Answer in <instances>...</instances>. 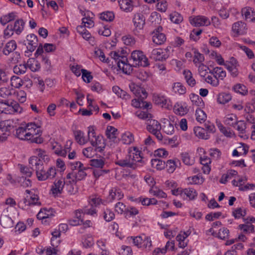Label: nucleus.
Segmentation results:
<instances>
[{"instance_id":"nucleus-29","label":"nucleus","mask_w":255,"mask_h":255,"mask_svg":"<svg viewBox=\"0 0 255 255\" xmlns=\"http://www.w3.org/2000/svg\"><path fill=\"white\" fill-rule=\"evenodd\" d=\"M100 216L106 222H110L114 220L115 217L114 212L107 207L103 208Z\"/></svg>"},{"instance_id":"nucleus-18","label":"nucleus","mask_w":255,"mask_h":255,"mask_svg":"<svg viewBox=\"0 0 255 255\" xmlns=\"http://www.w3.org/2000/svg\"><path fill=\"white\" fill-rule=\"evenodd\" d=\"M132 22L135 27V32L143 29L145 24V17L140 13L134 14Z\"/></svg>"},{"instance_id":"nucleus-19","label":"nucleus","mask_w":255,"mask_h":255,"mask_svg":"<svg viewBox=\"0 0 255 255\" xmlns=\"http://www.w3.org/2000/svg\"><path fill=\"white\" fill-rule=\"evenodd\" d=\"M232 31L237 35H243L247 33L246 24L242 21H238L233 24Z\"/></svg>"},{"instance_id":"nucleus-51","label":"nucleus","mask_w":255,"mask_h":255,"mask_svg":"<svg viewBox=\"0 0 255 255\" xmlns=\"http://www.w3.org/2000/svg\"><path fill=\"white\" fill-rule=\"evenodd\" d=\"M106 134L108 138L114 139L117 137L118 130L113 126H109L107 128Z\"/></svg>"},{"instance_id":"nucleus-25","label":"nucleus","mask_w":255,"mask_h":255,"mask_svg":"<svg viewBox=\"0 0 255 255\" xmlns=\"http://www.w3.org/2000/svg\"><path fill=\"white\" fill-rule=\"evenodd\" d=\"M120 8L126 12H129L132 10L133 5L131 0H118Z\"/></svg>"},{"instance_id":"nucleus-9","label":"nucleus","mask_w":255,"mask_h":255,"mask_svg":"<svg viewBox=\"0 0 255 255\" xmlns=\"http://www.w3.org/2000/svg\"><path fill=\"white\" fill-rule=\"evenodd\" d=\"M26 195L23 200L25 206L40 205V202L37 194L33 190H26Z\"/></svg>"},{"instance_id":"nucleus-14","label":"nucleus","mask_w":255,"mask_h":255,"mask_svg":"<svg viewBox=\"0 0 255 255\" xmlns=\"http://www.w3.org/2000/svg\"><path fill=\"white\" fill-rule=\"evenodd\" d=\"M162 29L161 27H158L152 33V41L157 45L163 44L166 40L165 35L161 32Z\"/></svg>"},{"instance_id":"nucleus-41","label":"nucleus","mask_w":255,"mask_h":255,"mask_svg":"<svg viewBox=\"0 0 255 255\" xmlns=\"http://www.w3.org/2000/svg\"><path fill=\"white\" fill-rule=\"evenodd\" d=\"M181 158L182 162L186 165L191 166L194 163V160L192 158L188 152H182L181 153Z\"/></svg>"},{"instance_id":"nucleus-53","label":"nucleus","mask_w":255,"mask_h":255,"mask_svg":"<svg viewBox=\"0 0 255 255\" xmlns=\"http://www.w3.org/2000/svg\"><path fill=\"white\" fill-rule=\"evenodd\" d=\"M149 193L158 198H165L167 197L166 194L156 187H152L149 190Z\"/></svg>"},{"instance_id":"nucleus-40","label":"nucleus","mask_w":255,"mask_h":255,"mask_svg":"<svg viewBox=\"0 0 255 255\" xmlns=\"http://www.w3.org/2000/svg\"><path fill=\"white\" fill-rule=\"evenodd\" d=\"M173 111L176 114L183 116L187 113L188 109L186 106L176 103L174 106Z\"/></svg>"},{"instance_id":"nucleus-47","label":"nucleus","mask_w":255,"mask_h":255,"mask_svg":"<svg viewBox=\"0 0 255 255\" xmlns=\"http://www.w3.org/2000/svg\"><path fill=\"white\" fill-rule=\"evenodd\" d=\"M187 180L189 183L190 184H202L204 181V179L200 174L189 177Z\"/></svg>"},{"instance_id":"nucleus-57","label":"nucleus","mask_w":255,"mask_h":255,"mask_svg":"<svg viewBox=\"0 0 255 255\" xmlns=\"http://www.w3.org/2000/svg\"><path fill=\"white\" fill-rule=\"evenodd\" d=\"M9 80V74L5 69L0 68V85L6 83Z\"/></svg>"},{"instance_id":"nucleus-54","label":"nucleus","mask_w":255,"mask_h":255,"mask_svg":"<svg viewBox=\"0 0 255 255\" xmlns=\"http://www.w3.org/2000/svg\"><path fill=\"white\" fill-rule=\"evenodd\" d=\"M105 164V160L104 158L93 159L90 161V165L95 168H103Z\"/></svg>"},{"instance_id":"nucleus-28","label":"nucleus","mask_w":255,"mask_h":255,"mask_svg":"<svg viewBox=\"0 0 255 255\" xmlns=\"http://www.w3.org/2000/svg\"><path fill=\"white\" fill-rule=\"evenodd\" d=\"M89 203L91 206L96 208L101 205H106V202L97 195H92L89 198Z\"/></svg>"},{"instance_id":"nucleus-49","label":"nucleus","mask_w":255,"mask_h":255,"mask_svg":"<svg viewBox=\"0 0 255 255\" xmlns=\"http://www.w3.org/2000/svg\"><path fill=\"white\" fill-rule=\"evenodd\" d=\"M232 99V96L230 94L222 93L219 94L217 102L221 104H225Z\"/></svg>"},{"instance_id":"nucleus-56","label":"nucleus","mask_w":255,"mask_h":255,"mask_svg":"<svg viewBox=\"0 0 255 255\" xmlns=\"http://www.w3.org/2000/svg\"><path fill=\"white\" fill-rule=\"evenodd\" d=\"M153 100L156 104L161 106L162 107L165 106L167 102V98L164 96L160 95H154Z\"/></svg>"},{"instance_id":"nucleus-55","label":"nucleus","mask_w":255,"mask_h":255,"mask_svg":"<svg viewBox=\"0 0 255 255\" xmlns=\"http://www.w3.org/2000/svg\"><path fill=\"white\" fill-rule=\"evenodd\" d=\"M239 228L245 234H250L254 232V226L250 223L245 224H240Z\"/></svg>"},{"instance_id":"nucleus-52","label":"nucleus","mask_w":255,"mask_h":255,"mask_svg":"<svg viewBox=\"0 0 255 255\" xmlns=\"http://www.w3.org/2000/svg\"><path fill=\"white\" fill-rule=\"evenodd\" d=\"M77 32L83 37L85 40H89L91 37V34L86 29V27L82 25H79L77 27Z\"/></svg>"},{"instance_id":"nucleus-39","label":"nucleus","mask_w":255,"mask_h":255,"mask_svg":"<svg viewBox=\"0 0 255 255\" xmlns=\"http://www.w3.org/2000/svg\"><path fill=\"white\" fill-rule=\"evenodd\" d=\"M238 175V172L235 170L231 169L228 170L226 174L222 175L220 182L223 184H225L228 180L235 177Z\"/></svg>"},{"instance_id":"nucleus-4","label":"nucleus","mask_w":255,"mask_h":255,"mask_svg":"<svg viewBox=\"0 0 255 255\" xmlns=\"http://www.w3.org/2000/svg\"><path fill=\"white\" fill-rule=\"evenodd\" d=\"M146 125L148 131L155 135L158 140L161 141L163 139V136L160 132L161 126L157 121L152 118L147 119Z\"/></svg>"},{"instance_id":"nucleus-37","label":"nucleus","mask_w":255,"mask_h":255,"mask_svg":"<svg viewBox=\"0 0 255 255\" xmlns=\"http://www.w3.org/2000/svg\"><path fill=\"white\" fill-rule=\"evenodd\" d=\"M112 90L113 92L121 98L126 100H129L130 99V95L128 94L127 92L121 89L118 86H114Z\"/></svg>"},{"instance_id":"nucleus-16","label":"nucleus","mask_w":255,"mask_h":255,"mask_svg":"<svg viewBox=\"0 0 255 255\" xmlns=\"http://www.w3.org/2000/svg\"><path fill=\"white\" fill-rule=\"evenodd\" d=\"M80 11L84 16L82 18V23L85 27L92 28L94 26V14L89 10Z\"/></svg>"},{"instance_id":"nucleus-61","label":"nucleus","mask_w":255,"mask_h":255,"mask_svg":"<svg viewBox=\"0 0 255 255\" xmlns=\"http://www.w3.org/2000/svg\"><path fill=\"white\" fill-rule=\"evenodd\" d=\"M234 91L237 93L245 95L248 93V89L246 86L241 84H237L233 87Z\"/></svg>"},{"instance_id":"nucleus-6","label":"nucleus","mask_w":255,"mask_h":255,"mask_svg":"<svg viewBox=\"0 0 255 255\" xmlns=\"http://www.w3.org/2000/svg\"><path fill=\"white\" fill-rule=\"evenodd\" d=\"M169 51L168 48L165 49L155 48L152 50L149 54V58L155 61H164L169 56Z\"/></svg>"},{"instance_id":"nucleus-59","label":"nucleus","mask_w":255,"mask_h":255,"mask_svg":"<svg viewBox=\"0 0 255 255\" xmlns=\"http://www.w3.org/2000/svg\"><path fill=\"white\" fill-rule=\"evenodd\" d=\"M0 113L11 114V107L8 102H0Z\"/></svg>"},{"instance_id":"nucleus-23","label":"nucleus","mask_w":255,"mask_h":255,"mask_svg":"<svg viewBox=\"0 0 255 255\" xmlns=\"http://www.w3.org/2000/svg\"><path fill=\"white\" fill-rule=\"evenodd\" d=\"M55 213V211L51 208L43 209L37 214V217L38 219L43 220L54 216Z\"/></svg>"},{"instance_id":"nucleus-31","label":"nucleus","mask_w":255,"mask_h":255,"mask_svg":"<svg viewBox=\"0 0 255 255\" xmlns=\"http://www.w3.org/2000/svg\"><path fill=\"white\" fill-rule=\"evenodd\" d=\"M26 65L32 72H37L40 69V64L36 59L32 58H29L26 62Z\"/></svg>"},{"instance_id":"nucleus-64","label":"nucleus","mask_w":255,"mask_h":255,"mask_svg":"<svg viewBox=\"0 0 255 255\" xmlns=\"http://www.w3.org/2000/svg\"><path fill=\"white\" fill-rule=\"evenodd\" d=\"M169 18L172 22L176 24H179L183 20L181 15L177 12H172L169 15Z\"/></svg>"},{"instance_id":"nucleus-22","label":"nucleus","mask_w":255,"mask_h":255,"mask_svg":"<svg viewBox=\"0 0 255 255\" xmlns=\"http://www.w3.org/2000/svg\"><path fill=\"white\" fill-rule=\"evenodd\" d=\"M161 122L162 124V129L164 132L167 134H172L174 132L173 124L167 119L164 118L161 120Z\"/></svg>"},{"instance_id":"nucleus-26","label":"nucleus","mask_w":255,"mask_h":255,"mask_svg":"<svg viewBox=\"0 0 255 255\" xmlns=\"http://www.w3.org/2000/svg\"><path fill=\"white\" fill-rule=\"evenodd\" d=\"M209 73L214 75L219 81L223 80L226 76V72L222 67H215L210 70Z\"/></svg>"},{"instance_id":"nucleus-33","label":"nucleus","mask_w":255,"mask_h":255,"mask_svg":"<svg viewBox=\"0 0 255 255\" xmlns=\"http://www.w3.org/2000/svg\"><path fill=\"white\" fill-rule=\"evenodd\" d=\"M124 197V194L119 188H112L109 193V198L111 201L113 200H119L122 199Z\"/></svg>"},{"instance_id":"nucleus-62","label":"nucleus","mask_w":255,"mask_h":255,"mask_svg":"<svg viewBox=\"0 0 255 255\" xmlns=\"http://www.w3.org/2000/svg\"><path fill=\"white\" fill-rule=\"evenodd\" d=\"M195 116L197 121L200 123L205 122L207 118L206 113L201 109H197L196 110Z\"/></svg>"},{"instance_id":"nucleus-32","label":"nucleus","mask_w":255,"mask_h":255,"mask_svg":"<svg viewBox=\"0 0 255 255\" xmlns=\"http://www.w3.org/2000/svg\"><path fill=\"white\" fill-rule=\"evenodd\" d=\"M25 22L22 19H18L12 24V28L17 35H19L24 30Z\"/></svg>"},{"instance_id":"nucleus-11","label":"nucleus","mask_w":255,"mask_h":255,"mask_svg":"<svg viewBox=\"0 0 255 255\" xmlns=\"http://www.w3.org/2000/svg\"><path fill=\"white\" fill-rule=\"evenodd\" d=\"M65 184L66 182L63 178L56 179L51 185L50 191V193L54 196H57L62 194Z\"/></svg>"},{"instance_id":"nucleus-35","label":"nucleus","mask_w":255,"mask_h":255,"mask_svg":"<svg viewBox=\"0 0 255 255\" xmlns=\"http://www.w3.org/2000/svg\"><path fill=\"white\" fill-rule=\"evenodd\" d=\"M194 132L195 135L200 138L208 139L210 137V135L204 128L199 127H195L194 129Z\"/></svg>"},{"instance_id":"nucleus-10","label":"nucleus","mask_w":255,"mask_h":255,"mask_svg":"<svg viewBox=\"0 0 255 255\" xmlns=\"http://www.w3.org/2000/svg\"><path fill=\"white\" fill-rule=\"evenodd\" d=\"M189 20L190 23L194 26H207L211 24L209 18L204 15L190 16Z\"/></svg>"},{"instance_id":"nucleus-15","label":"nucleus","mask_w":255,"mask_h":255,"mask_svg":"<svg viewBox=\"0 0 255 255\" xmlns=\"http://www.w3.org/2000/svg\"><path fill=\"white\" fill-rule=\"evenodd\" d=\"M90 143L97 152H103L106 147L105 139L101 135H98L94 139L90 140Z\"/></svg>"},{"instance_id":"nucleus-24","label":"nucleus","mask_w":255,"mask_h":255,"mask_svg":"<svg viewBox=\"0 0 255 255\" xmlns=\"http://www.w3.org/2000/svg\"><path fill=\"white\" fill-rule=\"evenodd\" d=\"M74 138L76 142L80 145H84L88 142V139L85 136L83 131L80 130H76L73 131Z\"/></svg>"},{"instance_id":"nucleus-21","label":"nucleus","mask_w":255,"mask_h":255,"mask_svg":"<svg viewBox=\"0 0 255 255\" xmlns=\"http://www.w3.org/2000/svg\"><path fill=\"white\" fill-rule=\"evenodd\" d=\"M182 74L187 84L191 87H194L196 84V81L193 77V74L189 69H184L182 72Z\"/></svg>"},{"instance_id":"nucleus-42","label":"nucleus","mask_w":255,"mask_h":255,"mask_svg":"<svg viewBox=\"0 0 255 255\" xmlns=\"http://www.w3.org/2000/svg\"><path fill=\"white\" fill-rule=\"evenodd\" d=\"M189 234L188 232H183L181 233L178 235L177 236L176 239V240L179 242V247L181 248H184L187 246V244L186 242H185V240L189 236Z\"/></svg>"},{"instance_id":"nucleus-2","label":"nucleus","mask_w":255,"mask_h":255,"mask_svg":"<svg viewBox=\"0 0 255 255\" xmlns=\"http://www.w3.org/2000/svg\"><path fill=\"white\" fill-rule=\"evenodd\" d=\"M128 154L124 159L118 160L116 164L122 166L135 169L142 165L143 163L141 151L136 147H131L128 149Z\"/></svg>"},{"instance_id":"nucleus-36","label":"nucleus","mask_w":255,"mask_h":255,"mask_svg":"<svg viewBox=\"0 0 255 255\" xmlns=\"http://www.w3.org/2000/svg\"><path fill=\"white\" fill-rule=\"evenodd\" d=\"M172 91L177 94L184 95L186 93V88L180 82L174 83L172 86Z\"/></svg>"},{"instance_id":"nucleus-45","label":"nucleus","mask_w":255,"mask_h":255,"mask_svg":"<svg viewBox=\"0 0 255 255\" xmlns=\"http://www.w3.org/2000/svg\"><path fill=\"white\" fill-rule=\"evenodd\" d=\"M0 223L4 228H8L12 226L13 221L6 215L1 216L0 218Z\"/></svg>"},{"instance_id":"nucleus-30","label":"nucleus","mask_w":255,"mask_h":255,"mask_svg":"<svg viewBox=\"0 0 255 255\" xmlns=\"http://www.w3.org/2000/svg\"><path fill=\"white\" fill-rule=\"evenodd\" d=\"M17 44L15 40H11L7 42L2 50V53L5 55H8L10 53L16 49Z\"/></svg>"},{"instance_id":"nucleus-5","label":"nucleus","mask_w":255,"mask_h":255,"mask_svg":"<svg viewBox=\"0 0 255 255\" xmlns=\"http://www.w3.org/2000/svg\"><path fill=\"white\" fill-rule=\"evenodd\" d=\"M86 170L87 168L84 166L83 168H80V170L78 169L77 171H72L68 173L66 176L67 179L69 180L68 182L70 184H76L77 181L85 179L87 176Z\"/></svg>"},{"instance_id":"nucleus-44","label":"nucleus","mask_w":255,"mask_h":255,"mask_svg":"<svg viewBox=\"0 0 255 255\" xmlns=\"http://www.w3.org/2000/svg\"><path fill=\"white\" fill-rule=\"evenodd\" d=\"M210 58L219 65H224L225 61L222 55L216 51H212L210 54Z\"/></svg>"},{"instance_id":"nucleus-63","label":"nucleus","mask_w":255,"mask_h":255,"mask_svg":"<svg viewBox=\"0 0 255 255\" xmlns=\"http://www.w3.org/2000/svg\"><path fill=\"white\" fill-rule=\"evenodd\" d=\"M139 213V211L136 208L133 207H128L125 212V217L128 219L135 216Z\"/></svg>"},{"instance_id":"nucleus-43","label":"nucleus","mask_w":255,"mask_h":255,"mask_svg":"<svg viewBox=\"0 0 255 255\" xmlns=\"http://www.w3.org/2000/svg\"><path fill=\"white\" fill-rule=\"evenodd\" d=\"M16 16V15L15 12H12L9 13L7 14L2 15L0 17V22L2 25H4L11 21L13 20Z\"/></svg>"},{"instance_id":"nucleus-1","label":"nucleus","mask_w":255,"mask_h":255,"mask_svg":"<svg viewBox=\"0 0 255 255\" xmlns=\"http://www.w3.org/2000/svg\"><path fill=\"white\" fill-rule=\"evenodd\" d=\"M41 133L39 126L35 123L30 122L16 128L14 135L19 140L39 144L43 141Z\"/></svg>"},{"instance_id":"nucleus-38","label":"nucleus","mask_w":255,"mask_h":255,"mask_svg":"<svg viewBox=\"0 0 255 255\" xmlns=\"http://www.w3.org/2000/svg\"><path fill=\"white\" fill-rule=\"evenodd\" d=\"M13 90L9 87L0 88V97L2 99H8L13 95Z\"/></svg>"},{"instance_id":"nucleus-60","label":"nucleus","mask_w":255,"mask_h":255,"mask_svg":"<svg viewBox=\"0 0 255 255\" xmlns=\"http://www.w3.org/2000/svg\"><path fill=\"white\" fill-rule=\"evenodd\" d=\"M133 140V135L130 132H126L122 136V141L124 144H129Z\"/></svg>"},{"instance_id":"nucleus-46","label":"nucleus","mask_w":255,"mask_h":255,"mask_svg":"<svg viewBox=\"0 0 255 255\" xmlns=\"http://www.w3.org/2000/svg\"><path fill=\"white\" fill-rule=\"evenodd\" d=\"M151 165L152 168L161 170L165 168V162L159 159H152L151 160Z\"/></svg>"},{"instance_id":"nucleus-27","label":"nucleus","mask_w":255,"mask_h":255,"mask_svg":"<svg viewBox=\"0 0 255 255\" xmlns=\"http://www.w3.org/2000/svg\"><path fill=\"white\" fill-rule=\"evenodd\" d=\"M242 13L247 20L253 21L255 20V11L251 7L243 8Z\"/></svg>"},{"instance_id":"nucleus-48","label":"nucleus","mask_w":255,"mask_h":255,"mask_svg":"<svg viewBox=\"0 0 255 255\" xmlns=\"http://www.w3.org/2000/svg\"><path fill=\"white\" fill-rule=\"evenodd\" d=\"M178 163L180 164V161L178 159L167 160L165 166L168 172L172 173L175 170Z\"/></svg>"},{"instance_id":"nucleus-13","label":"nucleus","mask_w":255,"mask_h":255,"mask_svg":"<svg viewBox=\"0 0 255 255\" xmlns=\"http://www.w3.org/2000/svg\"><path fill=\"white\" fill-rule=\"evenodd\" d=\"M129 87L131 92L141 101L147 97V94L143 88L134 83H130Z\"/></svg>"},{"instance_id":"nucleus-3","label":"nucleus","mask_w":255,"mask_h":255,"mask_svg":"<svg viewBox=\"0 0 255 255\" xmlns=\"http://www.w3.org/2000/svg\"><path fill=\"white\" fill-rule=\"evenodd\" d=\"M110 56L115 60L120 70L125 74H130L132 71V67L128 63L127 53L124 50L111 51Z\"/></svg>"},{"instance_id":"nucleus-34","label":"nucleus","mask_w":255,"mask_h":255,"mask_svg":"<svg viewBox=\"0 0 255 255\" xmlns=\"http://www.w3.org/2000/svg\"><path fill=\"white\" fill-rule=\"evenodd\" d=\"M193 62L196 66L202 63L204 61V56L200 53L197 49H193Z\"/></svg>"},{"instance_id":"nucleus-17","label":"nucleus","mask_w":255,"mask_h":255,"mask_svg":"<svg viewBox=\"0 0 255 255\" xmlns=\"http://www.w3.org/2000/svg\"><path fill=\"white\" fill-rule=\"evenodd\" d=\"M72 142L71 141L67 142V144L64 149H63L62 146L57 142H55L52 144V149L54 152L60 156L65 157L67 153L70 150V145Z\"/></svg>"},{"instance_id":"nucleus-20","label":"nucleus","mask_w":255,"mask_h":255,"mask_svg":"<svg viewBox=\"0 0 255 255\" xmlns=\"http://www.w3.org/2000/svg\"><path fill=\"white\" fill-rule=\"evenodd\" d=\"M198 195L196 190L191 187L183 189L182 198L184 200H195Z\"/></svg>"},{"instance_id":"nucleus-58","label":"nucleus","mask_w":255,"mask_h":255,"mask_svg":"<svg viewBox=\"0 0 255 255\" xmlns=\"http://www.w3.org/2000/svg\"><path fill=\"white\" fill-rule=\"evenodd\" d=\"M10 82L11 86L15 88H19L23 85L22 79L16 76H13L10 78Z\"/></svg>"},{"instance_id":"nucleus-50","label":"nucleus","mask_w":255,"mask_h":255,"mask_svg":"<svg viewBox=\"0 0 255 255\" xmlns=\"http://www.w3.org/2000/svg\"><path fill=\"white\" fill-rule=\"evenodd\" d=\"M100 18L102 20L111 22L114 19L115 14L112 11H104L100 14Z\"/></svg>"},{"instance_id":"nucleus-8","label":"nucleus","mask_w":255,"mask_h":255,"mask_svg":"<svg viewBox=\"0 0 255 255\" xmlns=\"http://www.w3.org/2000/svg\"><path fill=\"white\" fill-rule=\"evenodd\" d=\"M24 44L26 46L27 51H25V55L27 54L28 56L30 55L36 47L38 46V39L37 36L34 34H30L27 35L26 40L24 41Z\"/></svg>"},{"instance_id":"nucleus-7","label":"nucleus","mask_w":255,"mask_h":255,"mask_svg":"<svg viewBox=\"0 0 255 255\" xmlns=\"http://www.w3.org/2000/svg\"><path fill=\"white\" fill-rule=\"evenodd\" d=\"M131 57L135 65L142 67H146L149 65L147 58L141 51H133L131 53Z\"/></svg>"},{"instance_id":"nucleus-12","label":"nucleus","mask_w":255,"mask_h":255,"mask_svg":"<svg viewBox=\"0 0 255 255\" xmlns=\"http://www.w3.org/2000/svg\"><path fill=\"white\" fill-rule=\"evenodd\" d=\"M224 66H225L226 68L229 71L233 77H236L238 76L239 74L238 69L239 64L236 58L232 57L229 61H227L225 62Z\"/></svg>"}]
</instances>
